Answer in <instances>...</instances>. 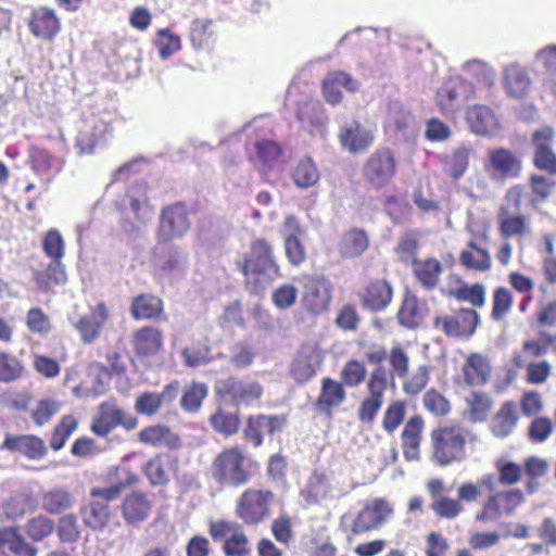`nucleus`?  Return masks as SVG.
Returning a JSON list of instances; mask_svg holds the SVG:
<instances>
[{
  "instance_id": "1",
  "label": "nucleus",
  "mask_w": 556,
  "mask_h": 556,
  "mask_svg": "<svg viewBox=\"0 0 556 556\" xmlns=\"http://www.w3.org/2000/svg\"><path fill=\"white\" fill-rule=\"evenodd\" d=\"M241 268L247 282L255 285V291L279 277V266L273 249L264 239H256L252 242L250 252L242 261Z\"/></svg>"
},
{
  "instance_id": "2",
  "label": "nucleus",
  "mask_w": 556,
  "mask_h": 556,
  "mask_svg": "<svg viewBox=\"0 0 556 556\" xmlns=\"http://www.w3.org/2000/svg\"><path fill=\"white\" fill-rule=\"evenodd\" d=\"M247 457L239 446L223 448L212 460L210 475L222 486H240L250 479Z\"/></svg>"
},
{
  "instance_id": "3",
  "label": "nucleus",
  "mask_w": 556,
  "mask_h": 556,
  "mask_svg": "<svg viewBox=\"0 0 556 556\" xmlns=\"http://www.w3.org/2000/svg\"><path fill=\"white\" fill-rule=\"evenodd\" d=\"M473 437L460 427H445L434 430L431 434L432 457L440 466H446L465 458V445Z\"/></svg>"
},
{
  "instance_id": "4",
  "label": "nucleus",
  "mask_w": 556,
  "mask_h": 556,
  "mask_svg": "<svg viewBox=\"0 0 556 556\" xmlns=\"http://www.w3.org/2000/svg\"><path fill=\"white\" fill-rule=\"evenodd\" d=\"M473 97L471 83L460 77H452L438 89L435 103L444 115L454 117Z\"/></svg>"
},
{
  "instance_id": "5",
  "label": "nucleus",
  "mask_w": 556,
  "mask_h": 556,
  "mask_svg": "<svg viewBox=\"0 0 556 556\" xmlns=\"http://www.w3.org/2000/svg\"><path fill=\"white\" fill-rule=\"evenodd\" d=\"M467 230L470 233V240L467 249L460 253L459 262L468 269L488 271L492 266V257L486 248L488 229L485 227L475 229L473 223H469Z\"/></svg>"
},
{
  "instance_id": "6",
  "label": "nucleus",
  "mask_w": 556,
  "mask_h": 556,
  "mask_svg": "<svg viewBox=\"0 0 556 556\" xmlns=\"http://www.w3.org/2000/svg\"><path fill=\"white\" fill-rule=\"evenodd\" d=\"M274 494L266 490L249 489L240 497L236 514L247 525H256L269 516Z\"/></svg>"
},
{
  "instance_id": "7",
  "label": "nucleus",
  "mask_w": 556,
  "mask_h": 556,
  "mask_svg": "<svg viewBox=\"0 0 556 556\" xmlns=\"http://www.w3.org/2000/svg\"><path fill=\"white\" fill-rule=\"evenodd\" d=\"M396 163L388 149L375 151L364 164L363 173L367 182L374 188L386 187L394 177Z\"/></svg>"
},
{
  "instance_id": "8",
  "label": "nucleus",
  "mask_w": 556,
  "mask_h": 556,
  "mask_svg": "<svg viewBox=\"0 0 556 556\" xmlns=\"http://www.w3.org/2000/svg\"><path fill=\"white\" fill-rule=\"evenodd\" d=\"M118 425L127 430L137 427L136 417L124 414L113 402H103L99 405L91 422V430L94 434L105 437Z\"/></svg>"
},
{
  "instance_id": "9",
  "label": "nucleus",
  "mask_w": 556,
  "mask_h": 556,
  "mask_svg": "<svg viewBox=\"0 0 556 556\" xmlns=\"http://www.w3.org/2000/svg\"><path fill=\"white\" fill-rule=\"evenodd\" d=\"M367 389L369 396L359 405L358 418L362 422H371L383 404L387 390V372L384 368H376L369 378Z\"/></svg>"
},
{
  "instance_id": "10",
  "label": "nucleus",
  "mask_w": 556,
  "mask_h": 556,
  "mask_svg": "<svg viewBox=\"0 0 556 556\" xmlns=\"http://www.w3.org/2000/svg\"><path fill=\"white\" fill-rule=\"evenodd\" d=\"M479 324V315L471 308H463L452 316L434 319V327L448 337H470Z\"/></svg>"
},
{
  "instance_id": "11",
  "label": "nucleus",
  "mask_w": 556,
  "mask_h": 556,
  "mask_svg": "<svg viewBox=\"0 0 556 556\" xmlns=\"http://www.w3.org/2000/svg\"><path fill=\"white\" fill-rule=\"evenodd\" d=\"M392 514L389 503L382 498H375L367 502L356 515L351 531L354 534H362L379 528Z\"/></svg>"
},
{
  "instance_id": "12",
  "label": "nucleus",
  "mask_w": 556,
  "mask_h": 556,
  "mask_svg": "<svg viewBox=\"0 0 556 556\" xmlns=\"http://www.w3.org/2000/svg\"><path fill=\"white\" fill-rule=\"evenodd\" d=\"M111 382L110 370L99 363L90 364L85 379L72 389L77 399H94L109 390Z\"/></svg>"
},
{
  "instance_id": "13",
  "label": "nucleus",
  "mask_w": 556,
  "mask_h": 556,
  "mask_svg": "<svg viewBox=\"0 0 556 556\" xmlns=\"http://www.w3.org/2000/svg\"><path fill=\"white\" fill-rule=\"evenodd\" d=\"M554 138L555 134L548 126L536 129L532 136L535 148V166L553 175L556 174V154L553 151Z\"/></svg>"
},
{
  "instance_id": "14",
  "label": "nucleus",
  "mask_w": 556,
  "mask_h": 556,
  "mask_svg": "<svg viewBox=\"0 0 556 556\" xmlns=\"http://www.w3.org/2000/svg\"><path fill=\"white\" fill-rule=\"evenodd\" d=\"M303 303L306 309L314 314L327 309L330 302L328 281L321 276H307L303 282Z\"/></svg>"
},
{
  "instance_id": "15",
  "label": "nucleus",
  "mask_w": 556,
  "mask_h": 556,
  "mask_svg": "<svg viewBox=\"0 0 556 556\" xmlns=\"http://www.w3.org/2000/svg\"><path fill=\"white\" fill-rule=\"evenodd\" d=\"M497 222L500 233L505 239L515 237L527 239L533 236L530 218L509 211L508 206H500Z\"/></svg>"
},
{
  "instance_id": "16",
  "label": "nucleus",
  "mask_w": 556,
  "mask_h": 556,
  "mask_svg": "<svg viewBox=\"0 0 556 556\" xmlns=\"http://www.w3.org/2000/svg\"><path fill=\"white\" fill-rule=\"evenodd\" d=\"M190 223L187 212L181 205H174L162 212L159 239L168 241L181 238L189 229Z\"/></svg>"
},
{
  "instance_id": "17",
  "label": "nucleus",
  "mask_w": 556,
  "mask_h": 556,
  "mask_svg": "<svg viewBox=\"0 0 556 556\" xmlns=\"http://www.w3.org/2000/svg\"><path fill=\"white\" fill-rule=\"evenodd\" d=\"M106 132L105 123L91 119L81 123L75 140V148L78 154H93L97 148L104 144Z\"/></svg>"
},
{
  "instance_id": "18",
  "label": "nucleus",
  "mask_w": 556,
  "mask_h": 556,
  "mask_svg": "<svg viewBox=\"0 0 556 556\" xmlns=\"http://www.w3.org/2000/svg\"><path fill=\"white\" fill-rule=\"evenodd\" d=\"M287 422L285 416L257 415L250 416L247 420V427L243 431L245 439L253 441L255 446L263 443V435L274 434L282 431Z\"/></svg>"
},
{
  "instance_id": "19",
  "label": "nucleus",
  "mask_w": 556,
  "mask_h": 556,
  "mask_svg": "<svg viewBox=\"0 0 556 556\" xmlns=\"http://www.w3.org/2000/svg\"><path fill=\"white\" fill-rule=\"evenodd\" d=\"M375 135L372 130L362 126L358 122L341 128L339 141L344 150L352 154L363 153L374 143Z\"/></svg>"
},
{
  "instance_id": "20",
  "label": "nucleus",
  "mask_w": 556,
  "mask_h": 556,
  "mask_svg": "<svg viewBox=\"0 0 556 556\" xmlns=\"http://www.w3.org/2000/svg\"><path fill=\"white\" fill-rule=\"evenodd\" d=\"M220 392L225 393L236 405H252L263 395V387L254 380L230 378L225 381Z\"/></svg>"
},
{
  "instance_id": "21",
  "label": "nucleus",
  "mask_w": 556,
  "mask_h": 556,
  "mask_svg": "<svg viewBox=\"0 0 556 556\" xmlns=\"http://www.w3.org/2000/svg\"><path fill=\"white\" fill-rule=\"evenodd\" d=\"M323 358L319 348L313 345L302 348L292 363L291 375L298 382H306L316 374Z\"/></svg>"
},
{
  "instance_id": "22",
  "label": "nucleus",
  "mask_w": 556,
  "mask_h": 556,
  "mask_svg": "<svg viewBox=\"0 0 556 556\" xmlns=\"http://www.w3.org/2000/svg\"><path fill=\"white\" fill-rule=\"evenodd\" d=\"M486 169L493 178H513L519 175L521 162L510 150L495 149L489 152Z\"/></svg>"
},
{
  "instance_id": "23",
  "label": "nucleus",
  "mask_w": 556,
  "mask_h": 556,
  "mask_svg": "<svg viewBox=\"0 0 556 556\" xmlns=\"http://www.w3.org/2000/svg\"><path fill=\"white\" fill-rule=\"evenodd\" d=\"M466 121L470 129L479 136H495L501 125L494 112L482 104L469 106L466 112Z\"/></svg>"
},
{
  "instance_id": "24",
  "label": "nucleus",
  "mask_w": 556,
  "mask_h": 556,
  "mask_svg": "<svg viewBox=\"0 0 556 556\" xmlns=\"http://www.w3.org/2000/svg\"><path fill=\"white\" fill-rule=\"evenodd\" d=\"M532 79L523 66L510 64L503 72V87L509 98L522 99L531 89Z\"/></svg>"
},
{
  "instance_id": "25",
  "label": "nucleus",
  "mask_w": 556,
  "mask_h": 556,
  "mask_svg": "<svg viewBox=\"0 0 556 556\" xmlns=\"http://www.w3.org/2000/svg\"><path fill=\"white\" fill-rule=\"evenodd\" d=\"M109 318V309L104 303H98L74 324L84 343H92L100 334L102 326Z\"/></svg>"
},
{
  "instance_id": "26",
  "label": "nucleus",
  "mask_w": 556,
  "mask_h": 556,
  "mask_svg": "<svg viewBox=\"0 0 556 556\" xmlns=\"http://www.w3.org/2000/svg\"><path fill=\"white\" fill-rule=\"evenodd\" d=\"M462 372L466 384L479 387L489 382L492 368L485 355L481 353H470L465 359Z\"/></svg>"
},
{
  "instance_id": "27",
  "label": "nucleus",
  "mask_w": 556,
  "mask_h": 556,
  "mask_svg": "<svg viewBox=\"0 0 556 556\" xmlns=\"http://www.w3.org/2000/svg\"><path fill=\"white\" fill-rule=\"evenodd\" d=\"M60 26L55 12L46 7L35 10L29 21L30 31L41 40H52L60 31Z\"/></svg>"
},
{
  "instance_id": "28",
  "label": "nucleus",
  "mask_w": 556,
  "mask_h": 556,
  "mask_svg": "<svg viewBox=\"0 0 556 556\" xmlns=\"http://www.w3.org/2000/svg\"><path fill=\"white\" fill-rule=\"evenodd\" d=\"M357 88L358 84L348 73L342 71L329 73L323 81L324 97L332 105L341 102L342 89L354 92Z\"/></svg>"
},
{
  "instance_id": "29",
  "label": "nucleus",
  "mask_w": 556,
  "mask_h": 556,
  "mask_svg": "<svg viewBox=\"0 0 556 556\" xmlns=\"http://www.w3.org/2000/svg\"><path fill=\"white\" fill-rule=\"evenodd\" d=\"M122 205L129 206L140 224H144L152 218V207L149 204L144 184L130 186L122 200Z\"/></svg>"
},
{
  "instance_id": "30",
  "label": "nucleus",
  "mask_w": 556,
  "mask_h": 556,
  "mask_svg": "<svg viewBox=\"0 0 556 556\" xmlns=\"http://www.w3.org/2000/svg\"><path fill=\"white\" fill-rule=\"evenodd\" d=\"M1 448L20 452L31 459L40 458L47 452L43 441L36 435H7Z\"/></svg>"
},
{
  "instance_id": "31",
  "label": "nucleus",
  "mask_w": 556,
  "mask_h": 556,
  "mask_svg": "<svg viewBox=\"0 0 556 556\" xmlns=\"http://www.w3.org/2000/svg\"><path fill=\"white\" fill-rule=\"evenodd\" d=\"M151 502L146 494L134 492L127 495L122 504V515L126 522L134 525L146 520L151 510Z\"/></svg>"
},
{
  "instance_id": "32",
  "label": "nucleus",
  "mask_w": 556,
  "mask_h": 556,
  "mask_svg": "<svg viewBox=\"0 0 556 556\" xmlns=\"http://www.w3.org/2000/svg\"><path fill=\"white\" fill-rule=\"evenodd\" d=\"M156 267L164 274L181 271L187 264V254L179 247H157L155 252Z\"/></svg>"
},
{
  "instance_id": "33",
  "label": "nucleus",
  "mask_w": 556,
  "mask_h": 556,
  "mask_svg": "<svg viewBox=\"0 0 556 556\" xmlns=\"http://www.w3.org/2000/svg\"><path fill=\"white\" fill-rule=\"evenodd\" d=\"M391 299V286L384 280H376L367 286L363 294V305L370 311H381L390 304Z\"/></svg>"
},
{
  "instance_id": "34",
  "label": "nucleus",
  "mask_w": 556,
  "mask_h": 556,
  "mask_svg": "<svg viewBox=\"0 0 556 556\" xmlns=\"http://www.w3.org/2000/svg\"><path fill=\"white\" fill-rule=\"evenodd\" d=\"M424 429V420L418 417H412L405 425L402 433L404 456L407 460L419 459L420 435Z\"/></svg>"
},
{
  "instance_id": "35",
  "label": "nucleus",
  "mask_w": 556,
  "mask_h": 556,
  "mask_svg": "<svg viewBox=\"0 0 556 556\" xmlns=\"http://www.w3.org/2000/svg\"><path fill=\"white\" fill-rule=\"evenodd\" d=\"M517 422L516 404L514 402H505L492 420V433L497 438H506L514 431Z\"/></svg>"
},
{
  "instance_id": "36",
  "label": "nucleus",
  "mask_w": 556,
  "mask_h": 556,
  "mask_svg": "<svg viewBox=\"0 0 556 556\" xmlns=\"http://www.w3.org/2000/svg\"><path fill=\"white\" fill-rule=\"evenodd\" d=\"M332 491L329 478L323 472L315 471L308 479L301 494L307 503L313 504L332 497Z\"/></svg>"
},
{
  "instance_id": "37",
  "label": "nucleus",
  "mask_w": 556,
  "mask_h": 556,
  "mask_svg": "<svg viewBox=\"0 0 556 556\" xmlns=\"http://www.w3.org/2000/svg\"><path fill=\"white\" fill-rule=\"evenodd\" d=\"M369 245V239L362 229L354 228L345 232L339 243V253L346 258L362 255Z\"/></svg>"
},
{
  "instance_id": "38",
  "label": "nucleus",
  "mask_w": 556,
  "mask_h": 556,
  "mask_svg": "<svg viewBox=\"0 0 556 556\" xmlns=\"http://www.w3.org/2000/svg\"><path fill=\"white\" fill-rule=\"evenodd\" d=\"M131 316L137 319H155L163 313V302L151 294H140L132 300Z\"/></svg>"
},
{
  "instance_id": "39",
  "label": "nucleus",
  "mask_w": 556,
  "mask_h": 556,
  "mask_svg": "<svg viewBox=\"0 0 556 556\" xmlns=\"http://www.w3.org/2000/svg\"><path fill=\"white\" fill-rule=\"evenodd\" d=\"M163 344V337L160 330L152 327H143L134 336V346L139 355H154Z\"/></svg>"
},
{
  "instance_id": "40",
  "label": "nucleus",
  "mask_w": 556,
  "mask_h": 556,
  "mask_svg": "<svg viewBox=\"0 0 556 556\" xmlns=\"http://www.w3.org/2000/svg\"><path fill=\"white\" fill-rule=\"evenodd\" d=\"M73 505V495L64 488H52L41 495V507L49 514H60Z\"/></svg>"
},
{
  "instance_id": "41",
  "label": "nucleus",
  "mask_w": 556,
  "mask_h": 556,
  "mask_svg": "<svg viewBox=\"0 0 556 556\" xmlns=\"http://www.w3.org/2000/svg\"><path fill=\"white\" fill-rule=\"evenodd\" d=\"M413 269L420 285L425 289L431 290L439 282L442 265L437 258L429 257L424 261L414 262Z\"/></svg>"
},
{
  "instance_id": "42",
  "label": "nucleus",
  "mask_w": 556,
  "mask_h": 556,
  "mask_svg": "<svg viewBox=\"0 0 556 556\" xmlns=\"http://www.w3.org/2000/svg\"><path fill=\"white\" fill-rule=\"evenodd\" d=\"M291 178L298 188L307 189L318 182L320 173L311 157H304L292 169Z\"/></svg>"
},
{
  "instance_id": "43",
  "label": "nucleus",
  "mask_w": 556,
  "mask_h": 556,
  "mask_svg": "<svg viewBox=\"0 0 556 556\" xmlns=\"http://www.w3.org/2000/svg\"><path fill=\"white\" fill-rule=\"evenodd\" d=\"M172 460L168 455H156L143 466V472L152 485H163L169 480Z\"/></svg>"
},
{
  "instance_id": "44",
  "label": "nucleus",
  "mask_w": 556,
  "mask_h": 556,
  "mask_svg": "<svg viewBox=\"0 0 556 556\" xmlns=\"http://www.w3.org/2000/svg\"><path fill=\"white\" fill-rule=\"evenodd\" d=\"M86 527L94 531L103 530L110 521L109 506L101 502H91L80 511Z\"/></svg>"
},
{
  "instance_id": "45",
  "label": "nucleus",
  "mask_w": 556,
  "mask_h": 556,
  "mask_svg": "<svg viewBox=\"0 0 556 556\" xmlns=\"http://www.w3.org/2000/svg\"><path fill=\"white\" fill-rule=\"evenodd\" d=\"M34 280L40 290H49L52 285H62L66 281V273L62 260H52L46 270H36Z\"/></svg>"
},
{
  "instance_id": "46",
  "label": "nucleus",
  "mask_w": 556,
  "mask_h": 556,
  "mask_svg": "<svg viewBox=\"0 0 556 556\" xmlns=\"http://www.w3.org/2000/svg\"><path fill=\"white\" fill-rule=\"evenodd\" d=\"M345 391L342 384L330 378L323 380L321 392L317 405L324 409H331L339 406L345 400Z\"/></svg>"
},
{
  "instance_id": "47",
  "label": "nucleus",
  "mask_w": 556,
  "mask_h": 556,
  "mask_svg": "<svg viewBox=\"0 0 556 556\" xmlns=\"http://www.w3.org/2000/svg\"><path fill=\"white\" fill-rule=\"evenodd\" d=\"M424 316V305L414 295L405 296L397 315L399 321L407 328H415L421 324Z\"/></svg>"
},
{
  "instance_id": "48",
  "label": "nucleus",
  "mask_w": 556,
  "mask_h": 556,
  "mask_svg": "<svg viewBox=\"0 0 556 556\" xmlns=\"http://www.w3.org/2000/svg\"><path fill=\"white\" fill-rule=\"evenodd\" d=\"M467 415L470 421L480 422L486 419L492 408L491 397L482 392H472L466 397Z\"/></svg>"
},
{
  "instance_id": "49",
  "label": "nucleus",
  "mask_w": 556,
  "mask_h": 556,
  "mask_svg": "<svg viewBox=\"0 0 556 556\" xmlns=\"http://www.w3.org/2000/svg\"><path fill=\"white\" fill-rule=\"evenodd\" d=\"M470 150L458 147L444 157V170L454 179L462 177L467 170Z\"/></svg>"
},
{
  "instance_id": "50",
  "label": "nucleus",
  "mask_w": 556,
  "mask_h": 556,
  "mask_svg": "<svg viewBox=\"0 0 556 556\" xmlns=\"http://www.w3.org/2000/svg\"><path fill=\"white\" fill-rule=\"evenodd\" d=\"M208 389L202 382H192L186 387L180 404L188 413H195L200 409L203 400L207 396Z\"/></svg>"
},
{
  "instance_id": "51",
  "label": "nucleus",
  "mask_w": 556,
  "mask_h": 556,
  "mask_svg": "<svg viewBox=\"0 0 556 556\" xmlns=\"http://www.w3.org/2000/svg\"><path fill=\"white\" fill-rule=\"evenodd\" d=\"M429 379L430 367L426 364L417 366L402 383L404 393L408 395L419 394L427 387Z\"/></svg>"
},
{
  "instance_id": "52",
  "label": "nucleus",
  "mask_w": 556,
  "mask_h": 556,
  "mask_svg": "<svg viewBox=\"0 0 556 556\" xmlns=\"http://www.w3.org/2000/svg\"><path fill=\"white\" fill-rule=\"evenodd\" d=\"M190 40L195 49L208 47L213 40L212 21L195 18L190 26Z\"/></svg>"
},
{
  "instance_id": "53",
  "label": "nucleus",
  "mask_w": 556,
  "mask_h": 556,
  "mask_svg": "<svg viewBox=\"0 0 556 556\" xmlns=\"http://www.w3.org/2000/svg\"><path fill=\"white\" fill-rule=\"evenodd\" d=\"M532 65L538 71H543L548 76L556 75V43L546 45L535 51Z\"/></svg>"
},
{
  "instance_id": "54",
  "label": "nucleus",
  "mask_w": 556,
  "mask_h": 556,
  "mask_svg": "<svg viewBox=\"0 0 556 556\" xmlns=\"http://www.w3.org/2000/svg\"><path fill=\"white\" fill-rule=\"evenodd\" d=\"M211 425L215 431L226 437L236 434L240 428V418L237 414L217 410L210 418Z\"/></svg>"
},
{
  "instance_id": "55",
  "label": "nucleus",
  "mask_w": 556,
  "mask_h": 556,
  "mask_svg": "<svg viewBox=\"0 0 556 556\" xmlns=\"http://www.w3.org/2000/svg\"><path fill=\"white\" fill-rule=\"evenodd\" d=\"M495 501L500 515L511 516L517 507L525 502V495L519 490H510L507 492L496 493L490 496Z\"/></svg>"
},
{
  "instance_id": "56",
  "label": "nucleus",
  "mask_w": 556,
  "mask_h": 556,
  "mask_svg": "<svg viewBox=\"0 0 556 556\" xmlns=\"http://www.w3.org/2000/svg\"><path fill=\"white\" fill-rule=\"evenodd\" d=\"M77 429V420L72 415H65L62 417L59 425L54 428L52 433V438L50 441V446L54 451L61 450L67 439L72 435V433Z\"/></svg>"
},
{
  "instance_id": "57",
  "label": "nucleus",
  "mask_w": 556,
  "mask_h": 556,
  "mask_svg": "<svg viewBox=\"0 0 556 556\" xmlns=\"http://www.w3.org/2000/svg\"><path fill=\"white\" fill-rule=\"evenodd\" d=\"M388 359L391 377L399 378L403 382L412 372L409 371V357L407 353L403 349L394 346L391 349Z\"/></svg>"
},
{
  "instance_id": "58",
  "label": "nucleus",
  "mask_w": 556,
  "mask_h": 556,
  "mask_svg": "<svg viewBox=\"0 0 556 556\" xmlns=\"http://www.w3.org/2000/svg\"><path fill=\"white\" fill-rule=\"evenodd\" d=\"M388 359L391 377L399 378L403 382L412 372L409 371V357L407 353L403 349L394 346L391 349Z\"/></svg>"
},
{
  "instance_id": "59",
  "label": "nucleus",
  "mask_w": 556,
  "mask_h": 556,
  "mask_svg": "<svg viewBox=\"0 0 556 556\" xmlns=\"http://www.w3.org/2000/svg\"><path fill=\"white\" fill-rule=\"evenodd\" d=\"M388 359L391 377L399 378L403 382L412 372L409 371V357L407 353L403 349L394 346L391 349Z\"/></svg>"
},
{
  "instance_id": "60",
  "label": "nucleus",
  "mask_w": 556,
  "mask_h": 556,
  "mask_svg": "<svg viewBox=\"0 0 556 556\" xmlns=\"http://www.w3.org/2000/svg\"><path fill=\"white\" fill-rule=\"evenodd\" d=\"M173 434L167 427L151 426L139 432V440L144 444L153 446H168L170 445Z\"/></svg>"
},
{
  "instance_id": "61",
  "label": "nucleus",
  "mask_w": 556,
  "mask_h": 556,
  "mask_svg": "<svg viewBox=\"0 0 556 556\" xmlns=\"http://www.w3.org/2000/svg\"><path fill=\"white\" fill-rule=\"evenodd\" d=\"M513 305V294L505 287H498L493 292L492 318L500 321L506 317Z\"/></svg>"
},
{
  "instance_id": "62",
  "label": "nucleus",
  "mask_w": 556,
  "mask_h": 556,
  "mask_svg": "<svg viewBox=\"0 0 556 556\" xmlns=\"http://www.w3.org/2000/svg\"><path fill=\"white\" fill-rule=\"evenodd\" d=\"M23 372L22 362L14 355L0 353V381L12 382L17 380Z\"/></svg>"
},
{
  "instance_id": "63",
  "label": "nucleus",
  "mask_w": 556,
  "mask_h": 556,
  "mask_svg": "<svg viewBox=\"0 0 556 556\" xmlns=\"http://www.w3.org/2000/svg\"><path fill=\"white\" fill-rule=\"evenodd\" d=\"M388 125L399 131H405L414 124V116L400 103H392L388 110Z\"/></svg>"
},
{
  "instance_id": "64",
  "label": "nucleus",
  "mask_w": 556,
  "mask_h": 556,
  "mask_svg": "<svg viewBox=\"0 0 556 556\" xmlns=\"http://www.w3.org/2000/svg\"><path fill=\"white\" fill-rule=\"evenodd\" d=\"M223 549L226 556H247L251 552L249 539L240 528L226 538Z\"/></svg>"
}]
</instances>
